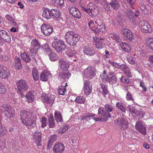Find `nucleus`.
<instances>
[{
	"mask_svg": "<svg viewBox=\"0 0 153 153\" xmlns=\"http://www.w3.org/2000/svg\"><path fill=\"white\" fill-rule=\"evenodd\" d=\"M32 115V113L28 111H24L20 113L22 123L28 128L30 126L34 127L36 125V119Z\"/></svg>",
	"mask_w": 153,
	"mask_h": 153,
	"instance_id": "f257e3e1",
	"label": "nucleus"
},
{
	"mask_svg": "<svg viewBox=\"0 0 153 153\" xmlns=\"http://www.w3.org/2000/svg\"><path fill=\"white\" fill-rule=\"evenodd\" d=\"M80 38V36L73 31L69 30L65 35L66 42L71 46H75Z\"/></svg>",
	"mask_w": 153,
	"mask_h": 153,
	"instance_id": "f03ea898",
	"label": "nucleus"
},
{
	"mask_svg": "<svg viewBox=\"0 0 153 153\" xmlns=\"http://www.w3.org/2000/svg\"><path fill=\"white\" fill-rule=\"evenodd\" d=\"M16 85L18 91L17 93L20 95V96L22 98L24 97L23 93L28 91L29 87L27 81L23 79H20L17 81Z\"/></svg>",
	"mask_w": 153,
	"mask_h": 153,
	"instance_id": "7ed1b4c3",
	"label": "nucleus"
},
{
	"mask_svg": "<svg viewBox=\"0 0 153 153\" xmlns=\"http://www.w3.org/2000/svg\"><path fill=\"white\" fill-rule=\"evenodd\" d=\"M97 26L95 29H91V30L96 34L99 35L105 33L106 32L105 27L100 19H96L94 20Z\"/></svg>",
	"mask_w": 153,
	"mask_h": 153,
	"instance_id": "20e7f679",
	"label": "nucleus"
},
{
	"mask_svg": "<svg viewBox=\"0 0 153 153\" xmlns=\"http://www.w3.org/2000/svg\"><path fill=\"white\" fill-rule=\"evenodd\" d=\"M52 46L58 53H62L67 48L65 42L60 40L54 41L52 43Z\"/></svg>",
	"mask_w": 153,
	"mask_h": 153,
	"instance_id": "39448f33",
	"label": "nucleus"
},
{
	"mask_svg": "<svg viewBox=\"0 0 153 153\" xmlns=\"http://www.w3.org/2000/svg\"><path fill=\"white\" fill-rule=\"evenodd\" d=\"M102 80L106 82H109L112 85H114L116 83L117 78L114 73L109 72L106 75L103 76Z\"/></svg>",
	"mask_w": 153,
	"mask_h": 153,
	"instance_id": "423d86ee",
	"label": "nucleus"
},
{
	"mask_svg": "<svg viewBox=\"0 0 153 153\" xmlns=\"http://www.w3.org/2000/svg\"><path fill=\"white\" fill-rule=\"evenodd\" d=\"M115 123L119 126L121 130H124L128 127L129 123L126 118L124 117L119 118L115 120Z\"/></svg>",
	"mask_w": 153,
	"mask_h": 153,
	"instance_id": "0eeeda50",
	"label": "nucleus"
},
{
	"mask_svg": "<svg viewBox=\"0 0 153 153\" xmlns=\"http://www.w3.org/2000/svg\"><path fill=\"white\" fill-rule=\"evenodd\" d=\"M83 75L87 79H91L95 76L96 74L95 69L91 67H88L84 70Z\"/></svg>",
	"mask_w": 153,
	"mask_h": 153,
	"instance_id": "6e6552de",
	"label": "nucleus"
},
{
	"mask_svg": "<svg viewBox=\"0 0 153 153\" xmlns=\"http://www.w3.org/2000/svg\"><path fill=\"white\" fill-rule=\"evenodd\" d=\"M3 108L2 110L4 111L5 116L8 118H10L13 117L14 115L13 111L12 110V108L9 105L4 104L2 106Z\"/></svg>",
	"mask_w": 153,
	"mask_h": 153,
	"instance_id": "1a4fd4ad",
	"label": "nucleus"
},
{
	"mask_svg": "<svg viewBox=\"0 0 153 153\" xmlns=\"http://www.w3.org/2000/svg\"><path fill=\"white\" fill-rule=\"evenodd\" d=\"M139 25L141 28L142 31L145 33H151L152 32L150 26L145 20H141L140 23Z\"/></svg>",
	"mask_w": 153,
	"mask_h": 153,
	"instance_id": "9d476101",
	"label": "nucleus"
},
{
	"mask_svg": "<svg viewBox=\"0 0 153 153\" xmlns=\"http://www.w3.org/2000/svg\"><path fill=\"white\" fill-rule=\"evenodd\" d=\"M42 32L45 36L50 35L52 33L53 29L50 25L43 23L41 27Z\"/></svg>",
	"mask_w": 153,
	"mask_h": 153,
	"instance_id": "9b49d317",
	"label": "nucleus"
},
{
	"mask_svg": "<svg viewBox=\"0 0 153 153\" xmlns=\"http://www.w3.org/2000/svg\"><path fill=\"white\" fill-rule=\"evenodd\" d=\"M121 33L126 37V39L128 42H131L134 39L133 34L128 29H123L121 32Z\"/></svg>",
	"mask_w": 153,
	"mask_h": 153,
	"instance_id": "f8f14e48",
	"label": "nucleus"
},
{
	"mask_svg": "<svg viewBox=\"0 0 153 153\" xmlns=\"http://www.w3.org/2000/svg\"><path fill=\"white\" fill-rule=\"evenodd\" d=\"M68 10L71 14L76 18L79 19L81 18V14L79 10L74 7H69Z\"/></svg>",
	"mask_w": 153,
	"mask_h": 153,
	"instance_id": "ddd939ff",
	"label": "nucleus"
},
{
	"mask_svg": "<svg viewBox=\"0 0 153 153\" xmlns=\"http://www.w3.org/2000/svg\"><path fill=\"white\" fill-rule=\"evenodd\" d=\"M33 137L34 139V141L37 145L38 146H41L42 145V134L38 131H36L33 134Z\"/></svg>",
	"mask_w": 153,
	"mask_h": 153,
	"instance_id": "4468645a",
	"label": "nucleus"
},
{
	"mask_svg": "<svg viewBox=\"0 0 153 153\" xmlns=\"http://www.w3.org/2000/svg\"><path fill=\"white\" fill-rule=\"evenodd\" d=\"M21 55L22 59L26 63L32 61L33 63H37V60L35 57L36 56H29L26 53H23Z\"/></svg>",
	"mask_w": 153,
	"mask_h": 153,
	"instance_id": "2eb2a0df",
	"label": "nucleus"
},
{
	"mask_svg": "<svg viewBox=\"0 0 153 153\" xmlns=\"http://www.w3.org/2000/svg\"><path fill=\"white\" fill-rule=\"evenodd\" d=\"M136 129L143 135H145L146 133V127L144 126L143 123L140 121H137L135 125Z\"/></svg>",
	"mask_w": 153,
	"mask_h": 153,
	"instance_id": "dca6fc26",
	"label": "nucleus"
},
{
	"mask_svg": "<svg viewBox=\"0 0 153 153\" xmlns=\"http://www.w3.org/2000/svg\"><path fill=\"white\" fill-rule=\"evenodd\" d=\"M102 34L101 35L102 36H99L98 39H97L96 44H95L96 48L98 49H101L104 48L105 46V44L104 43V39H105V37L104 36H103Z\"/></svg>",
	"mask_w": 153,
	"mask_h": 153,
	"instance_id": "f3484780",
	"label": "nucleus"
},
{
	"mask_svg": "<svg viewBox=\"0 0 153 153\" xmlns=\"http://www.w3.org/2000/svg\"><path fill=\"white\" fill-rule=\"evenodd\" d=\"M65 146L62 143L56 142L53 147V150L54 153H62L64 151Z\"/></svg>",
	"mask_w": 153,
	"mask_h": 153,
	"instance_id": "a211bd4d",
	"label": "nucleus"
},
{
	"mask_svg": "<svg viewBox=\"0 0 153 153\" xmlns=\"http://www.w3.org/2000/svg\"><path fill=\"white\" fill-rule=\"evenodd\" d=\"M0 37L7 43H9L11 41L10 33L7 32L5 30H2L0 31Z\"/></svg>",
	"mask_w": 153,
	"mask_h": 153,
	"instance_id": "6ab92c4d",
	"label": "nucleus"
},
{
	"mask_svg": "<svg viewBox=\"0 0 153 153\" xmlns=\"http://www.w3.org/2000/svg\"><path fill=\"white\" fill-rule=\"evenodd\" d=\"M9 75V71L6 67L0 65V78L2 79L7 78Z\"/></svg>",
	"mask_w": 153,
	"mask_h": 153,
	"instance_id": "aec40b11",
	"label": "nucleus"
},
{
	"mask_svg": "<svg viewBox=\"0 0 153 153\" xmlns=\"http://www.w3.org/2000/svg\"><path fill=\"white\" fill-rule=\"evenodd\" d=\"M51 17H52L54 18L55 19L58 21L61 19V17L62 16V13L60 11L57 9H52L51 10Z\"/></svg>",
	"mask_w": 153,
	"mask_h": 153,
	"instance_id": "412c9836",
	"label": "nucleus"
},
{
	"mask_svg": "<svg viewBox=\"0 0 153 153\" xmlns=\"http://www.w3.org/2000/svg\"><path fill=\"white\" fill-rule=\"evenodd\" d=\"M105 111L106 113H105V116L108 118H111V116L110 114V112L113 111L114 107L112 105L110 104L109 103L106 104L104 106Z\"/></svg>",
	"mask_w": 153,
	"mask_h": 153,
	"instance_id": "4be33fe9",
	"label": "nucleus"
},
{
	"mask_svg": "<svg viewBox=\"0 0 153 153\" xmlns=\"http://www.w3.org/2000/svg\"><path fill=\"white\" fill-rule=\"evenodd\" d=\"M83 52L85 54L90 56H93L95 53L94 50L89 45H86L84 46L83 48Z\"/></svg>",
	"mask_w": 153,
	"mask_h": 153,
	"instance_id": "5701e85b",
	"label": "nucleus"
},
{
	"mask_svg": "<svg viewBox=\"0 0 153 153\" xmlns=\"http://www.w3.org/2000/svg\"><path fill=\"white\" fill-rule=\"evenodd\" d=\"M84 85V94L86 95H88L91 92L92 86L90 85V82L88 80L85 82Z\"/></svg>",
	"mask_w": 153,
	"mask_h": 153,
	"instance_id": "b1692460",
	"label": "nucleus"
},
{
	"mask_svg": "<svg viewBox=\"0 0 153 153\" xmlns=\"http://www.w3.org/2000/svg\"><path fill=\"white\" fill-rule=\"evenodd\" d=\"M125 15L131 21L134 22L135 20L134 16V12L130 9H128L127 11H126L124 12Z\"/></svg>",
	"mask_w": 153,
	"mask_h": 153,
	"instance_id": "393cba45",
	"label": "nucleus"
},
{
	"mask_svg": "<svg viewBox=\"0 0 153 153\" xmlns=\"http://www.w3.org/2000/svg\"><path fill=\"white\" fill-rule=\"evenodd\" d=\"M43 12L42 13L43 17L47 19H50L51 17V11L48 8L43 7L42 8Z\"/></svg>",
	"mask_w": 153,
	"mask_h": 153,
	"instance_id": "a878e982",
	"label": "nucleus"
},
{
	"mask_svg": "<svg viewBox=\"0 0 153 153\" xmlns=\"http://www.w3.org/2000/svg\"><path fill=\"white\" fill-rule=\"evenodd\" d=\"M44 98V102L50 104L51 106L52 105L55 100V97L53 95H51L49 97H48L47 95H45Z\"/></svg>",
	"mask_w": 153,
	"mask_h": 153,
	"instance_id": "bb28decb",
	"label": "nucleus"
},
{
	"mask_svg": "<svg viewBox=\"0 0 153 153\" xmlns=\"http://www.w3.org/2000/svg\"><path fill=\"white\" fill-rule=\"evenodd\" d=\"M145 42L146 46L149 50L153 51V38L149 37L146 38Z\"/></svg>",
	"mask_w": 153,
	"mask_h": 153,
	"instance_id": "cd10ccee",
	"label": "nucleus"
},
{
	"mask_svg": "<svg viewBox=\"0 0 153 153\" xmlns=\"http://www.w3.org/2000/svg\"><path fill=\"white\" fill-rule=\"evenodd\" d=\"M30 47L39 50L41 48V45L38 40L36 39H34L31 42Z\"/></svg>",
	"mask_w": 153,
	"mask_h": 153,
	"instance_id": "c85d7f7f",
	"label": "nucleus"
},
{
	"mask_svg": "<svg viewBox=\"0 0 153 153\" xmlns=\"http://www.w3.org/2000/svg\"><path fill=\"white\" fill-rule=\"evenodd\" d=\"M71 74L69 72L59 74L58 77L61 79H63L65 81H67L71 76Z\"/></svg>",
	"mask_w": 153,
	"mask_h": 153,
	"instance_id": "c756f323",
	"label": "nucleus"
},
{
	"mask_svg": "<svg viewBox=\"0 0 153 153\" xmlns=\"http://www.w3.org/2000/svg\"><path fill=\"white\" fill-rule=\"evenodd\" d=\"M122 49L125 52L129 53L131 50V48L127 44L123 42L120 45Z\"/></svg>",
	"mask_w": 153,
	"mask_h": 153,
	"instance_id": "7c9ffc66",
	"label": "nucleus"
},
{
	"mask_svg": "<svg viewBox=\"0 0 153 153\" xmlns=\"http://www.w3.org/2000/svg\"><path fill=\"white\" fill-rule=\"evenodd\" d=\"M50 76H51L50 74L46 71H44L40 75V79L43 81H46Z\"/></svg>",
	"mask_w": 153,
	"mask_h": 153,
	"instance_id": "2f4dec72",
	"label": "nucleus"
},
{
	"mask_svg": "<svg viewBox=\"0 0 153 153\" xmlns=\"http://www.w3.org/2000/svg\"><path fill=\"white\" fill-rule=\"evenodd\" d=\"M48 124L50 128H54L55 125V123L53 117L52 115L50 114L48 117Z\"/></svg>",
	"mask_w": 153,
	"mask_h": 153,
	"instance_id": "473e14b6",
	"label": "nucleus"
},
{
	"mask_svg": "<svg viewBox=\"0 0 153 153\" xmlns=\"http://www.w3.org/2000/svg\"><path fill=\"white\" fill-rule=\"evenodd\" d=\"M24 96L27 98L28 102L31 103L34 101V96L31 91H28Z\"/></svg>",
	"mask_w": 153,
	"mask_h": 153,
	"instance_id": "72a5a7b5",
	"label": "nucleus"
},
{
	"mask_svg": "<svg viewBox=\"0 0 153 153\" xmlns=\"http://www.w3.org/2000/svg\"><path fill=\"white\" fill-rule=\"evenodd\" d=\"M109 4L114 10H117L120 6V2L118 0H112Z\"/></svg>",
	"mask_w": 153,
	"mask_h": 153,
	"instance_id": "f704fd0d",
	"label": "nucleus"
},
{
	"mask_svg": "<svg viewBox=\"0 0 153 153\" xmlns=\"http://www.w3.org/2000/svg\"><path fill=\"white\" fill-rule=\"evenodd\" d=\"M100 85L102 90V91L101 93L104 97H105L106 95L109 92L108 89V86L105 84H103L102 83L100 84Z\"/></svg>",
	"mask_w": 153,
	"mask_h": 153,
	"instance_id": "c9c22d12",
	"label": "nucleus"
},
{
	"mask_svg": "<svg viewBox=\"0 0 153 153\" xmlns=\"http://www.w3.org/2000/svg\"><path fill=\"white\" fill-rule=\"evenodd\" d=\"M55 119L57 123L63 121V119L61 114L59 111H56L54 113Z\"/></svg>",
	"mask_w": 153,
	"mask_h": 153,
	"instance_id": "e433bc0d",
	"label": "nucleus"
},
{
	"mask_svg": "<svg viewBox=\"0 0 153 153\" xmlns=\"http://www.w3.org/2000/svg\"><path fill=\"white\" fill-rule=\"evenodd\" d=\"M81 9L82 10L86 12L89 14L90 16L92 17L95 16L94 12V10L92 9V7L90 8V7L88 8V7H87L86 8L85 7H82Z\"/></svg>",
	"mask_w": 153,
	"mask_h": 153,
	"instance_id": "4c0bfd02",
	"label": "nucleus"
},
{
	"mask_svg": "<svg viewBox=\"0 0 153 153\" xmlns=\"http://www.w3.org/2000/svg\"><path fill=\"white\" fill-rule=\"evenodd\" d=\"M59 62L61 69H63L64 70H66L69 67L68 65L62 59H59Z\"/></svg>",
	"mask_w": 153,
	"mask_h": 153,
	"instance_id": "58836bf2",
	"label": "nucleus"
},
{
	"mask_svg": "<svg viewBox=\"0 0 153 153\" xmlns=\"http://www.w3.org/2000/svg\"><path fill=\"white\" fill-rule=\"evenodd\" d=\"M68 55V56L69 57H72V59L71 58V60H70V62L71 63H73L74 62H75L76 61V59H74L73 58L74 57L73 56L75 55V54L76 53V51L75 50H71L70 51H69L68 52L66 53Z\"/></svg>",
	"mask_w": 153,
	"mask_h": 153,
	"instance_id": "ea45409f",
	"label": "nucleus"
},
{
	"mask_svg": "<svg viewBox=\"0 0 153 153\" xmlns=\"http://www.w3.org/2000/svg\"><path fill=\"white\" fill-rule=\"evenodd\" d=\"M48 56L50 60L52 62L55 61L58 59V56L53 52H51V53L48 54Z\"/></svg>",
	"mask_w": 153,
	"mask_h": 153,
	"instance_id": "a19ab883",
	"label": "nucleus"
},
{
	"mask_svg": "<svg viewBox=\"0 0 153 153\" xmlns=\"http://www.w3.org/2000/svg\"><path fill=\"white\" fill-rule=\"evenodd\" d=\"M57 137V136L55 134L53 135L51 137L47 145L48 149H50L51 146L52 145L53 143L56 140Z\"/></svg>",
	"mask_w": 153,
	"mask_h": 153,
	"instance_id": "79ce46f5",
	"label": "nucleus"
},
{
	"mask_svg": "<svg viewBox=\"0 0 153 153\" xmlns=\"http://www.w3.org/2000/svg\"><path fill=\"white\" fill-rule=\"evenodd\" d=\"M113 39L116 41V42L120 45V44H121L123 42H122V39L119 35L116 33H114L113 34Z\"/></svg>",
	"mask_w": 153,
	"mask_h": 153,
	"instance_id": "37998d69",
	"label": "nucleus"
},
{
	"mask_svg": "<svg viewBox=\"0 0 153 153\" xmlns=\"http://www.w3.org/2000/svg\"><path fill=\"white\" fill-rule=\"evenodd\" d=\"M38 50L35 48H33L30 47L29 51H28V54L29 56H36V54Z\"/></svg>",
	"mask_w": 153,
	"mask_h": 153,
	"instance_id": "c03bdc74",
	"label": "nucleus"
},
{
	"mask_svg": "<svg viewBox=\"0 0 153 153\" xmlns=\"http://www.w3.org/2000/svg\"><path fill=\"white\" fill-rule=\"evenodd\" d=\"M32 75L35 81L38 80L39 79V74L37 70L34 68L32 71Z\"/></svg>",
	"mask_w": 153,
	"mask_h": 153,
	"instance_id": "a18cd8bd",
	"label": "nucleus"
},
{
	"mask_svg": "<svg viewBox=\"0 0 153 153\" xmlns=\"http://www.w3.org/2000/svg\"><path fill=\"white\" fill-rule=\"evenodd\" d=\"M85 98L83 96H78L76 97L75 101L79 104L83 103L85 102Z\"/></svg>",
	"mask_w": 153,
	"mask_h": 153,
	"instance_id": "49530a36",
	"label": "nucleus"
},
{
	"mask_svg": "<svg viewBox=\"0 0 153 153\" xmlns=\"http://www.w3.org/2000/svg\"><path fill=\"white\" fill-rule=\"evenodd\" d=\"M6 132V130L4 126L3 125H0V137L4 136Z\"/></svg>",
	"mask_w": 153,
	"mask_h": 153,
	"instance_id": "de8ad7c7",
	"label": "nucleus"
},
{
	"mask_svg": "<svg viewBox=\"0 0 153 153\" xmlns=\"http://www.w3.org/2000/svg\"><path fill=\"white\" fill-rule=\"evenodd\" d=\"M63 85H61L59 87L58 90V93L60 95H64L66 92V88Z\"/></svg>",
	"mask_w": 153,
	"mask_h": 153,
	"instance_id": "09e8293b",
	"label": "nucleus"
},
{
	"mask_svg": "<svg viewBox=\"0 0 153 153\" xmlns=\"http://www.w3.org/2000/svg\"><path fill=\"white\" fill-rule=\"evenodd\" d=\"M116 106L123 112H124L126 111V108L123 106L121 103L117 102L116 104Z\"/></svg>",
	"mask_w": 153,
	"mask_h": 153,
	"instance_id": "8fccbe9b",
	"label": "nucleus"
},
{
	"mask_svg": "<svg viewBox=\"0 0 153 153\" xmlns=\"http://www.w3.org/2000/svg\"><path fill=\"white\" fill-rule=\"evenodd\" d=\"M98 114L100 116L103 117H104V118H105V117L104 115V114L106 113L103 108H100L98 109Z\"/></svg>",
	"mask_w": 153,
	"mask_h": 153,
	"instance_id": "3c124183",
	"label": "nucleus"
},
{
	"mask_svg": "<svg viewBox=\"0 0 153 153\" xmlns=\"http://www.w3.org/2000/svg\"><path fill=\"white\" fill-rule=\"evenodd\" d=\"M125 90H126L128 91V93L126 94V98L128 100H133V98L131 94L128 91L127 87H125Z\"/></svg>",
	"mask_w": 153,
	"mask_h": 153,
	"instance_id": "603ef678",
	"label": "nucleus"
},
{
	"mask_svg": "<svg viewBox=\"0 0 153 153\" xmlns=\"http://www.w3.org/2000/svg\"><path fill=\"white\" fill-rule=\"evenodd\" d=\"M119 69L123 71L124 72L128 70L129 69L128 66L125 64H120Z\"/></svg>",
	"mask_w": 153,
	"mask_h": 153,
	"instance_id": "864d4df0",
	"label": "nucleus"
},
{
	"mask_svg": "<svg viewBox=\"0 0 153 153\" xmlns=\"http://www.w3.org/2000/svg\"><path fill=\"white\" fill-rule=\"evenodd\" d=\"M6 91L5 87L1 83L0 84V94H4L6 92Z\"/></svg>",
	"mask_w": 153,
	"mask_h": 153,
	"instance_id": "5fc2aeb1",
	"label": "nucleus"
},
{
	"mask_svg": "<svg viewBox=\"0 0 153 153\" xmlns=\"http://www.w3.org/2000/svg\"><path fill=\"white\" fill-rule=\"evenodd\" d=\"M47 121V118L45 117L42 118V128H44L47 126L46 122Z\"/></svg>",
	"mask_w": 153,
	"mask_h": 153,
	"instance_id": "6e6d98bb",
	"label": "nucleus"
},
{
	"mask_svg": "<svg viewBox=\"0 0 153 153\" xmlns=\"http://www.w3.org/2000/svg\"><path fill=\"white\" fill-rule=\"evenodd\" d=\"M108 118L105 117V118H100L99 117H97L95 118L94 119V120H95V121H99V122H105L107 121L108 120Z\"/></svg>",
	"mask_w": 153,
	"mask_h": 153,
	"instance_id": "4d7b16f0",
	"label": "nucleus"
},
{
	"mask_svg": "<svg viewBox=\"0 0 153 153\" xmlns=\"http://www.w3.org/2000/svg\"><path fill=\"white\" fill-rule=\"evenodd\" d=\"M120 80L121 82L125 83H128L129 81L127 77L123 76L120 78Z\"/></svg>",
	"mask_w": 153,
	"mask_h": 153,
	"instance_id": "13d9d810",
	"label": "nucleus"
},
{
	"mask_svg": "<svg viewBox=\"0 0 153 153\" xmlns=\"http://www.w3.org/2000/svg\"><path fill=\"white\" fill-rule=\"evenodd\" d=\"M13 67L16 70H20L22 68V65L21 63H18L16 64H13Z\"/></svg>",
	"mask_w": 153,
	"mask_h": 153,
	"instance_id": "bf43d9fd",
	"label": "nucleus"
},
{
	"mask_svg": "<svg viewBox=\"0 0 153 153\" xmlns=\"http://www.w3.org/2000/svg\"><path fill=\"white\" fill-rule=\"evenodd\" d=\"M6 146V142L4 140H0V147L3 149Z\"/></svg>",
	"mask_w": 153,
	"mask_h": 153,
	"instance_id": "052dcab7",
	"label": "nucleus"
},
{
	"mask_svg": "<svg viewBox=\"0 0 153 153\" xmlns=\"http://www.w3.org/2000/svg\"><path fill=\"white\" fill-rule=\"evenodd\" d=\"M127 108L128 109L129 111L131 113L135 114L137 113V110L132 107L128 106L127 107Z\"/></svg>",
	"mask_w": 153,
	"mask_h": 153,
	"instance_id": "680f3d73",
	"label": "nucleus"
},
{
	"mask_svg": "<svg viewBox=\"0 0 153 153\" xmlns=\"http://www.w3.org/2000/svg\"><path fill=\"white\" fill-rule=\"evenodd\" d=\"M140 8V10H144L146 9V6L145 4L143 2H141L139 4Z\"/></svg>",
	"mask_w": 153,
	"mask_h": 153,
	"instance_id": "e2e57ef3",
	"label": "nucleus"
},
{
	"mask_svg": "<svg viewBox=\"0 0 153 153\" xmlns=\"http://www.w3.org/2000/svg\"><path fill=\"white\" fill-rule=\"evenodd\" d=\"M5 18L7 21L10 22H13V20H14V19L10 15L8 14H7L5 16Z\"/></svg>",
	"mask_w": 153,
	"mask_h": 153,
	"instance_id": "0e129e2a",
	"label": "nucleus"
},
{
	"mask_svg": "<svg viewBox=\"0 0 153 153\" xmlns=\"http://www.w3.org/2000/svg\"><path fill=\"white\" fill-rule=\"evenodd\" d=\"M15 62L13 63V64H16L18 63H21V59L19 57L17 56H15L14 58Z\"/></svg>",
	"mask_w": 153,
	"mask_h": 153,
	"instance_id": "69168bd1",
	"label": "nucleus"
},
{
	"mask_svg": "<svg viewBox=\"0 0 153 153\" xmlns=\"http://www.w3.org/2000/svg\"><path fill=\"white\" fill-rule=\"evenodd\" d=\"M44 52L45 54H48L51 53V52H52V51L51 50V48L49 47L47 48L44 50Z\"/></svg>",
	"mask_w": 153,
	"mask_h": 153,
	"instance_id": "338daca9",
	"label": "nucleus"
},
{
	"mask_svg": "<svg viewBox=\"0 0 153 153\" xmlns=\"http://www.w3.org/2000/svg\"><path fill=\"white\" fill-rule=\"evenodd\" d=\"M128 3L130 5H131V7L132 9H134L133 7H132V5H133L135 3V0H126Z\"/></svg>",
	"mask_w": 153,
	"mask_h": 153,
	"instance_id": "774afa93",
	"label": "nucleus"
}]
</instances>
